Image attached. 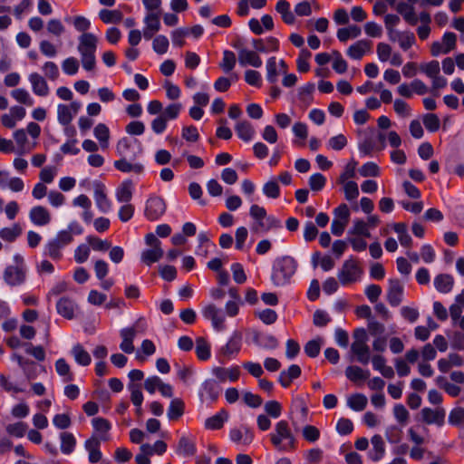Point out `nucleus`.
Masks as SVG:
<instances>
[{
    "instance_id": "nucleus-42",
    "label": "nucleus",
    "mask_w": 464,
    "mask_h": 464,
    "mask_svg": "<svg viewBox=\"0 0 464 464\" xmlns=\"http://www.w3.org/2000/svg\"><path fill=\"white\" fill-rule=\"evenodd\" d=\"M163 250L161 247L150 248L144 250L141 253V261L147 266H150L153 263L158 262L163 256Z\"/></svg>"
},
{
    "instance_id": "nucleus-52",
    "label": "nucleus",
    "mask_w": 464,
    "mask_h": 464,
    "mask_svg": "<svg viewBox=\"0 0 464 464\" xmlns=\"http://www.w3.org/2000/svg\"><path fill=\"white\" fill-rule=\"evenodd\" d=\"M196 353L201 361H206L210 357V346L202 337H198L196 340Z\"/></svg>"
},
{
    "instance_id": "nucleus-30",
    "label": "nucleus",
    "mask_w": 464,
    "mask_h": 464,
    "mask_svg": "<svg viewBox=\"0 0 464 464\" xmlns=\"http://www.w3.org/2000/svg\"><path fill=\"white\" fill-rule=\"evenodd\" d=\"M85 449L89 452V461L97 463L102 459V452L100 450V440L97 438H90L85 441Z\"/></svg>"
},
{
    "instance_id": "nucleus-41",
    "label": "nucleus",
    "mask_w": 464,
    "mask_h": 464,
    "mask_svg": "<svg viewBox=\"0 0 464 464\" xmlns=\"http://www.w3.org/2000/svg\"><path fill=\"white\" fill-rule=\"evenodd\" d=\"M362 30L357 25H349L348 27L340 28L337 31V38L340 42L345 43L350 38L360 36Z\"/></svg>"
},
{
    "instance_id": "nucleus-53",
    "label": "nucleus",
    "mask_w": 464,
    "mask_h": 464,
    "mask_svg": "<svg viewBox=\"0 0 464 464\" xmlns=\"http://www.w3.org/2000/svg\"><path fill=\"white\" fill-rule=\"evenodd\" d=\"M281 223L280 220L276 218L273 216L266 215V218L262 222H260L259 226H254L253 229L255 231H269L273 228L280 227Z\"/></svg>"
},
{
    "instance_id": "nucleus-59",
    "label": "nucleus",
    "mask_w": 464,
    "mask_h": 464,
    "mask_svg": "<svg viewBox=\"0 0 464 464\" xmlns=\"http://www.w3.org/2000/svg\"><path fill=\"white\" fill-rule=\"evenodd\" d=\"M264 410L266 415L273 419H277L282 414V405L277 401H268L265 403Z\"/></svg>"
},
{
    "instance_id": "nucleus-49",
    "label": "nucleus",
    "mask_w": 464,
    "mask_h": 464,
    "mask_svg": "<svg viewBox=\"0 0 464 464\" xmlns=\"http://www.w3.org/2000/svg\"><path fill=\"white\" fill-rule=\"evenodd\" d=\"M349 234L354 236H362L365 237H371L368 224L364 220L359 218L353 220V224L349 230Z\"/></svg>"
},
{
    "instance_id": "nucleus-22",
    "label": "nucleus",
    "mask_w": 464,
    "mask_h": 464,
    "mask_svg": "<svg viewBox=\"0 0 464 464\" xmlns=\"http://www.w3.org/2000/svg\"><path fill=\"white\" fill-rule=\"evenodd\" d=\"M242 335L238 332L233 333L228 342L221 348L220 353L226 358L237 354L241 349Z\"/></svg>"
},
{
    "instance_id": "nucleus-21",
    "label": "nucleus",
    "mask_w": 464,
    "mask_h": 464,
    "mask_svg": "<svg viewBox=\"0 0 464 464\" xmlns=\"http://www.w3.org/2000/svg\"><path fill=\"white\" fill-rule=\"evenodd\" d=\"M94 200L97 208L102 213H107L111 209V202L106 195L105 186L100 182L94 183Z\"/></svg>"
},
{
    "instance_id": "nucleus-47",
    "label": "nucleus",
    "mask_w": 464,
    "mask_h": 464,
    "mask_svg": "<svg viewBox=\"0 0 464 464\" xmlns=\"http://www.w3.org/2000/svg\"><path fill=\"white\" fill-rule=\"evenodd\" d=\"M56 372L63 378V382H71L73 380V374L71 372L70 365L63 358H60L55 362Z\"/></svg>"
},
{
    "instance_id": "nucleus-44",
    "label": "nucleus",
    "mask_w": 464,
    "mask_h": 464,
    "mask_svg": "<svg viewBox=\"0 0 464 464\" xmlns=\"http://www.w3.org/2000/svg\"><path fill=\"white\" fill-rule=\"evenodd\" d=\"M60 439H61V451L63 454L72 453L76 445V440H75L73 434L64 431V432L61 433Z\"/></svg>"
},
{
    "instance_id": "nucleus-24",
    "label": "nucleus",
    "mask_w": 464,
    "mask_h": 464,
    "mask_svg": "<svg viewBox=\"0 0 464 464\" xmlns=\"http://www.w3.org/2000/svg\"><path fill=\"white\" fill-rule=\"evenodd\" d=\"M372 449L369 451V458L372 461H379L385 455V443L382 437L375 434L371 439Z\"/></svg>"
},
{
    "instance_id": "nucleus-28",
    "label": "nucleus",
    "mask_w": 464,
    "mask_h": 464,
    "mask_svg": "<svg viewBox=\"0 0 464 464\" xmlns=\"http://www.w3.org/2000/svg\"><path fill=\"white\" fill-rule=\"evenodd\" d=\"M454 285V279L449 274H440L434 278V286L440 293H450Z\"/></svg>"
},
{
    "instance_id": "nucleus-36",
    "label": "nucleus",
    "mask_w": 464,
    "mask_h": 464,
    "mask_svg": "<svg viewBox=\"0 0 464 464\" xmlns=\"http://www.w3.org/2000/svg\"><path fill=\"white\" fill-rule=\"evenodd\" d=\"M254 342L259 347L266 350L276 349L279 345L277 339L271 334H256Z\"/></svg>"
},
{
    "instance_id": "nucleus-34",
    "label": "nucleus",
    "mask_w": 464,
    "mask_h": 464,
    "mask_svg": "<svg viewBox=\"0 0 464 464\" xmlns=\"http://www.w3.org/2000/svg\"><path fill=\"white\" fill-rule=\"evenodd\" d=\"M228 419V413L225 410H221L212 417L205 420V428L208 430H219L223 427L225 421Z\"/></svg>"
},
{
    "instance_id": "nucleus-62",
    "label": "nucleus",
    "mask_w": 464,
    "mask_h": 464,
    "mask_svg": "<svg viewBox=\"0 0 464 464\" xmlns=\"http://www.w3.org/2000/svg\"><path fill=\"white\" fill-rule=\"evenodd\" d=\"M188 35V27H180L171 32V41L174 46L182 47L185 37Z\"/></svg>"
},
{
    "instance_id": "nucleus-58",
    "label": "nucleus",
    "mask_w": 464,
    "mask_h": 464,
    "mask_svg": "<svg viewBox=\"0 0 464 464\" xmlns=\"http://www.w3.org/2000/svg\"><path fill=\"white\" fill-rule=\"evenodd\" d=\"M343 184V193L344 198L348 201L354 200L359 196V188L355 181H344Z\"/></svg>"
},
{
    "instance_id": "nucleus-29",
    "label": "nucleus",
    "mask_w": 464,
    "mask_h": 464,
    "mask_svg": "<svg viewBox=\"0 0 464 464\" xmlns=\"http://www.w3.org/2000/svg\"><path fill=\"white\" fill-rule=\"evenodd\" d=\"M133 194V183L130 179L124 180L116 190V198L121 203H129Z\"/></svg>"
},
{
    "instance_id": "nucleus-60",
    "label": "nucleus",
    "mask_w": 464,
    "mask_h": 464,
    "mask_svg": "<svg viewBox=\"0 0 464 464\" xmlns=\"http://www.w3.org/2000/svg\"><path fill=\"white\" fill-rule=\"evenodd\" d=\"M420 70L431 79L440 73V68L439 62L433 60L429 63H421Z\"/></svg>"
},
{
    "instance_id": "nucleus-32",
    "label": "nucleus",
    "mask_w": 464,
    "mask_h": 464,
    "mask_svg": "<svg viewBox=\"0 0 464 464\" xmlns=\"http://www.w3.org/2000/svg\"><path fill=\"white\" fill-rule=\"evenodd\" d=\"M199 394L202 398L214 401L218 397L219 390L213 380H206L201 385Z\"/></svg>"
},
{
    "instance_id": "nucleus-51",
    "label": "nucleus",
    "mask_w": 464,
    "mask_h": 464,
    "mask_svg": "<svg viewBox=\"0 0 464 464\" xmlns=\"http://www.w3.org/2000/svg\"><path fill=\"white\" fill-rule=\"evenodd\" d=\"M99 17L105 24L120 23L122 19V14L119 10L102 9L99 12Z\"/></svg>"
},
{
    "instance_id": "nucleus-15",
    "label": "nucleus",
    "mask_w": 464,
    "mask_h": 464,
    "mask_svg": "<svg viewBox=\"0 0 464 464\" xmlns=\"http://www.w3.org/2000/svg\"><path fill=\"white\" fill-rule=\"evenodd\" d=\"M31 222L38 227L47 226L51 222V213L43 206L33 207L29 211Z\"/></svg>"
},
{
    "instance_id": "nucleus-10",
    "label": "nucleus",
    "mask_w": 464,
    "mask_h": 464,
    "mask_svg": "<svg viewBox=\"0 0 464 464\" xmlns=\"http://www.w3.org/2000/svg\"><path fill=\"white\" fill-rule=\"evenodd\" d=\"M4 280L10 286L21 285L25 282L26 268L24 265L8 266L4 271Z\"/></svg>"
},
{
    "instance_id": "nucleus-57",
    "label": "nucleus",
    "mask_w": 464,
    "mask_h": 464,
    "mask_svg": "<svg viewBox=\"0 0 464 464\" xmlns=\"http://www.w3.org/2000/svg\"><path fill=\"white\" fill-rule=\"evenodd\" d=\"M385 438L391 444L399 443L402 438V430L396 425H391L385 430Z\"/></svg>"
},
{
    "instance_id": "nucleus-12",
    "label": "nucleus",
    "mask_w": 464,
    "mask_h": 464,
    "mask_svg": "<svg viewBox=\"0 0 464 464\" xmlns=\"http://www.w3.org/2000/svg\"><path fill=\"white\" fill-rule=\"evenodd\" d=\"M420 414L426 424H436L440 427L444 424L446 411L442 407H437L436 409L425 407L421 410Z\"/></svg>"
},
{
    "instance_id": "nucleus-1",
    "label": "nucleus",
    "mask_w": 464,
    "mask_h": 464,
    "mask_svg": "<svg viewBox=\"0 0 464 464\" xmlns=\"http://www.w3.org/2000/svg\"><path fill=\"white\" fill-rule=\"evenodd\" d=\"M268 437L271 444L277 451L291 452L295 450L297 447V439L289 423L285 420H281L275 424Z\"/></svg>"
},
{
    "instance_id": "nucleus-48",
    "label": "nucleus",
    "mask_w": 464,
    "mask_h": 464,
    "mask_svg": "<svg viewBox=\"0 0 464 464\" xmlns=\"http://www.w3.org/2000/svg\"><path fill=\"white\" fill-rule=\"evenodd\" d=\"M22 233L20 225L14 224L11 227L0 229V237L7 242L14 241Z\"/></svg>"
},
{
    "instance_id": "nucleus-56",
    "label": "nucleus",
    "mask_w": 464,
    "mask_h": 464,
    "mask_svg": "<svg viewBox=\"0 0 464 464\" xmlns=\"http://www.w3.org/2000/svg\"><path fill=\"white\" fill-rule=\"evenodd\" d=\"M47 32L55 36L60 37L62 36L65 32V27L63 24V23L56 18L50 19L46 24Z\"/></svg>"
},
{
    "instance_id": "nucleus-61",
    "label": "nucleus",
    "mask_w": 464,
    "mask_h": 464,
    "mask_svg": "<svg viewBox=\"0 0 464 464\" xmlns=\"http://www.w3.org/2000/svg\"><path fill=\"white\" fill-rule=\"evenodd\" d=\"M263 193L270 198H277L280 196V188L275 179H271L264 184Z\"/></svg>"
},
{
    "instance_id": "nucleus-45",
    "label": "nucleus",
    "mask_w": 464,
    "mask_h": 464,
    "mask_svg": "<svg viewBox=\"0 0 464 464\" xmlns=\"http://www.w3.org/2000/svg\"><path fill=\"white\" fill-rule=\"evenodd\" d=\"M95 138L101 142V146L106 149L109 145L110 130L104 123L96 125L93 130Z\"/></svg>"
},
{
    "instance_id": "nucleus-13",
    "label": "nucleus",
    "mask_w": 464,
    "mask_h": 464,
    "mask_svg": "<svg viewBox=\"0 0 464 464\" xmlns=\"http://www.w3.org/2000/svg\"><path fill=\"white\" fill-rule=\"evenodd\" d=\"M254 437L253 430L246 425L240 428H233L229 431V439L233 442L245 446L251 444L254 440Z\"/></svg>"
},
{
    "instance_id": "nucleus-27",
    "label": "nucleus",
    "mask_w": 464,
    "mask_h": 464,
    "mask_svg": "<svg viewBox=\"0 0 464 464\" xmlns=\"http://www.w3.org/2000/svg\"><path fill=\"white\" fill-rule=\"evenodd\" d=\"M127 388L130 392V401L133 403V405L136 407V414L138 416H141V414H142L141 405H142L144 398H143V394L141 392L140 384L128 383Z\"/></svg>"
},
{
    "instance_id": "nucleus-64",
    "label": "nucleus",
    "mask_w": 464,
    "mask_h": 464,
    "mask_svg": "<svg viewBox=\"0 0 464 464\" xmlns=\"http://www.w3.org/2000/svg\"><path fill=\"white\" fill-rule=\"evenodd\" d=\"M359 173L362 177H378L380 176V168L376 163L368 161L359 169Z\"/></svg>"
},
{
    "instance_id": "nucleus-25",
    "label": "nucleus",
    "mask_w": 464,
    "mask_h": 464,
    "mask_svg": "<svg viewBox=\"0 0 464 464\" xmlns=\"http://www.w3.org/2000/svg\"><path fill=\"white\" fill-rule=\"evenodd\" d=\"M301 372L302 371L299 365L292 364L287 370H284L280 372L278 382L284 388H287L294 380L301 375Z\"/></svg>"
},
{
    "instance_id": "nucleus-43",
    "label": "nucleus",
    "mask_w": 464,
    "mask_h": 464,
    "mask_svg": "<svg viewBox=\"0 0 464 464\" xmlns=\"http://www.w3.org/2000/svg\"><path fill=\"white\" fill-rule=\"evenodd\" d=\"M367 397L362 393L351 395L347 400V405L355 411H362L367 406Z\"/></svg>"
},
{
    "instance_id": "nucleus-19",
    "label": "nucleus",
    "mask_w": 464,
    "mask_h": 464,
    "mask_svg": "<svg viewBox=\"0 0 464 464\" xmlns=\"http://www.w3.org/2000/svg\"><path fill=\"white\" fill-rule=\"evenodd\" d=\"M77 308L78 305L75 301L66 296L61 297L56 303L57 313L69 320L74 317V312Z\"/></svg>"
},
{
    "instance_id": "nucleus-26",
    "label": "nucleus",
    "mask_w": 464,
    "mask_h": 464,
    "mask_svg": "<svg viewBox=\"0 0 464 464\" xmlns=\"http://www.w3.org/2000/svg\"><path fill=\"white\" fill-rule=\"evenodd\" d=\"M213 374L220 382H226L227 379L230 382H236L239 378L240 370L238 366L231 368L216 367L213 369Z\"/></svg>"
},
{
    "instance_id": "nucleus-16",
    "label": "nucleus",
    "mask_w": 464,
    "mask_h": 464,
    "mask_svg": "<svg viewBox=\"0 0 464 464\" xmlns=\"http://www.w3.org/2000/svg\"><path fill=\"white\" fill-rule=\"evenodd\" d=\"M34 93L40 97H45L50 92V88L44 76L38 72H32L28 76Z\"/></svg>"
},
{
    "instance_id": "nucleus-6",
    "label": "nucleus",
    "mask_w": 464,
    "mask_h": 464,
    "mask_svg": "<svg viewBox=\"0 0 464 464\" xmlns=\"http://www.w3.org/2000/svg\"><path fill=\"white\" fill-rule=\"evenodd\" d=\"M362 274L363 270L358 262L354 258L350 257L342 265L337 273V278L340 284L345 286L360 281Z\"/></svg>"
},
{
    "instance_id": "nucleus-7",
    "label": "nucleus",
    "mask_w": 464,
    "mask_h": 464,
    "mask_svg": "<svg viewBox=\"0 0 464 464\" xmlns=\"http://www.w3.org/2000/svg\"><path fill=\"white\" fill-rule=\"evenodd\" d=\"M116 152L120 158L135 160L137 156L141 154L142 146L137 139L123 137L117 142Z\"/></svg>"
},
{
    "instance_id": "nucleus-63",
    "label": "nucleus",
    "mask_w": 464,
    "mask_h": 464,
    "mask_svg": "<svg viewBox=\"0 0 464 464\" xmlns=\"http://www.w3.org/2000/svg\"><path fill=\"white\" fill-rule=\"evenodd\" d=\"M79 62L75 57H68L63 60L62 69L67 75H74L79 71Z\"/></svg>"
},
{
    "instance_id": "nucleus-50",
    "label": "nucleus",
    "mask_w": 464,
    "mask_h": 464,
    "mask_svg": "<svg viewBox=\"0 0 464 464\" xmlns=\"http://www.w3.org/2000/svg\"><path fill=\"white\" fill-rule=\"evenodd\" d=\"M11 96L19 103L32 106L34 104V99L30 95L27 90L24 88H17L11 92Z\"/></svg>"
},
{
    "instance_id": "nucleus-17",
    "label": "nucleus",
    "mask_w": 464,
    "mask_h": 464,
    "mask_svg": "<svg viewBox=\"0 0 464 464\" xmlns=\"http://www.w3.org/2000/svg\"><path fill=\"white\" fill-rule=\"evenodd\" d=\"M238 63L241 66H252L259 68L262 66V59L256 51L241 48L238 53Z\"/></svg>"
},
{
    "instance_id": "nucleus-5",
    "label": "nucleus",
    "mask_w": 464,
    "mask_h": 464,
    "mask_svg": "<svg viewBox=\"0 0 464 464\" xmlns=\"http://www.w3.org/2000/svg\"><path fill=\"white\" fill-rule=\"evenodd\" d=\"M353 342L351 345V351L356 356V360L368 364L371 359V351L368 345V334L364 328H357L353 331Z\"/></svg>"
},
{
    "instance_id": "nucleus-40",
    "label": "nucleus",
    "mask_w": 464,
    "mask_h": 464,
    "mask_svg": "<svg viewBox=\"0 0 464 464\" xmlns=\"http://www.w3.org/2000/svg\"><path fill=\"white\" fill-rule=\"evenodd\" d=\"M184 402L180 399H173L169 406L168 409V418L170 420H178L179 417H181L184 413Z\"/></svg>"
},
{
    "instance_id": "nucleus-54",
    "label": "nucleus",
    "mask_w": 464,
    "mask_h": 464,
    "mask_svg": "<svg viewBox=\"0 0 464 464\" xmlns=\"http://www.w3.org/2000/svg\"><path fill=\"white\" fill-rule=\"evenodd\" d=\"M169 45V39L163 35H157L152 42L153 51L158 54H164L168 52Z\"/></svg>"
},
{
    "instance_id": "nucleus-31",
    "label": "nucleus",
    "mask_w": 464,
    "mask_h": 464,
    "mask_svg": "<svg viewBox=\"0 0 464 464\" xmlns=\"http://www.w3.org/2000/svg\"><path fill=\"white\" fill-rule=\"evenodd\" d=\"M177 453L185 457L193 456L196 453L194 440L186 436L180 437L177 446Z\"/></svg>"
},
{
    "instance_id": "nucleus-20",
    "label": "nucleus",
    "mask_w": 464,
    "mask_h": 464,
    "mask_svg": "<svg viewBox=\"0 0 464 464\" xmlns=\"http://www.w3.org/2000/svg\"><path fill=\"white\" fill-rule=\"evenodd\" d=\"M372 43L369 40H359L347 49V55L353 60H361L364 54L372 51Z\"/></svg>"
},
{
    "instance_id": "nucleus-11",
    "label": "nucleus",
    "mask_w": 464,
    "mask_h": 464,
    "mask_svg": "<svg viewBox=\"0 0 464 464\" xmlns=\"http://www.w3.org/2000/svg\"><path fill=\"white\" fill-rule=\"evenodd\" d=\"M202 314L206 319L211 321L214 329L217 331L224 330L225 316L222 310L218 308L215 304L207 305L203 309Z\"/></svg>"
},
{
    "instance_id": "nucleus-37",
    "label": "nucleus",
    "mask_w": 464,
    "mask_h": 464,
    "mask_svg": "<svg viewBox=\"0 0 464 464\" xmlns=\"http://www.w3.org/2000/svg\"><path fill=\"white\" fill-rule=\"evenodd\" d=\"M235 130L237 136L245 141L251 140L255 134L253 126L246 121H238L235 126Z\"/></svg>"
},
{
    "instance_id": "nucleus-9",
    "label": "nucleus",
    "mask_w": 464,
    "mask_h": 464,
    "mask_svg": "<svg viewBox=\"0 0 464 464\" xmlns=\"http://www.w3.org/2000/svg\"><path fill=\"white\" fill-rule=\"evenodd\" d=\"M82 103L73 101L70 104L60 103L57 106V121L63 126H68L73 120V117L79 112Z\"/></svg>"
},
{
    "instance_id": "nucleus-2",
    "label": "nucleus",
    "mask_w": 464,
    "mask_h": 464,
    "mask_svg": "<svg viewBox=\"0 0 464 464\" xmlns=\"http://www.w3.org/2000/svg\"><path fill=\"white\" fill-rule=\"evenodd\" d=\"M98 38L92 33L82 34L78 38L77 50L81 56V63L85 71L91 72L96 66V49Z\"/></svg>"
},
{
    "instance_id": "nucleus-3",
    "label": "nucleus",
    "mask_w": 464,
    "mask_h": 464,
    "mask_svg": "<svg viewBox=\"0 0 464 464\" xmlns=\"http://www.w3.org/2000/svg\"><path fill=\"white\" fill-rule=\"evenodd\" d=\"M296 268V261L289 256H284L276 259L271 276L274 285L284 286L288 284Z\"/></svg>"
},
{
    "instance_id": "nucleus-33",
    "label": "nucleus",
    "mask_w": 464,
    "mask_h": 464,
    "mask_svg": "<svg viewBox=\"0 0 464 464\" xmlns=\"http://www.w3.org/2000/svg\"><path fill=\"white\" fill-rule=\"evenodd\" d=\"M396 11L402 15L403 19L408 24L414 25L418 23V16L416 15L412 5L401 2L396 5Z\"/></svg>"
},
{
    "instance_id": "nucleus-23",
    "label": "nucleus",
    "mask_w": 464,
    "mask_h": 464,
    "mask_svg": "<svg viewBox=\"0 0 464 464\" xmlns=\"http://www.w3.org/2000/svg\"><path fill=\"white\" fill-rule=\"evenodd\" d=\"M132 160L129 158H120V160L114 161L113 166L116 169L124 173L134 172L141 174L144 170L143 164L140 162L132 163Z\"/></svg>"
},
{
    "instance_id": "nucleus-55",
    "label": "nucleus",
    "mask_w": 464,
    "mask_h": 464,
    "mask_svg": "<svg viewBox=\"0 0 464 464\" xmlns=\"http://www.w3.org/2000/svg\"><path fill=\"white\" fill-rule=\"evenodd\" d=\"M86 240L89 243V245L92 246V248L95 251L105 252L108 249H110L111 246V244L110 241L102 240L97 237L88 236L86 237Z\"/></svg>"
},
{
    "instance_id": "nucleus-35",
    "label": "nucleus",
    "mask_w": 464,
    "mask_h": 464,
    "mask_svg": "<svg viewBox=\"0 0 464 464\" xmlns=\"http://www.w3.org/2000/svg\"><path fill=\"white\" fill-rule=\"evenodd\" d=\"M146 329L144 319L140 318L132 327H127L121 330L120 334L122 339L133 342L138 332H143Z\"/></svg>"
},
{
    "instance_id": "nucleus-38",
    "label": "nucleus",
    "mask_w": 464,
    "mask_h": 464,
    "mask_svg": "<svg viewBox=\"0 0 464 464\" xmlns=\"http://www.w3.org/2000/svg\"><path fill=\"white\" fill-rule=\"evenodd\" d=\"M71 353L75 362L82 366H88L92 362L91 355L80 343L75 344Z\"/></svg>"
},
{
    "instance_id": "nucleus-46",
    "label": "nucleus",
    "mask_w": 464,
    "mask_h": 464,
    "mask_svg": "<svg viewBox=\"0 0 464 464\" xmlns=\"http://www.w3.org/2000/svg\"><path fill=\"white\" fill-rule=\"evenodd\" d=\"M236 63V54L232 51L225 50L223 52V58L219 63V67L223 70L224 72L228 73L235 68Z\"/></svg>"
},
{
    "instance_id": "nucleus-8",
    "label": "nucleus",
    "mask_w": 464,
    "mask_h": 464,
    "mask_svg": "<svg viewBox=\"0 0 464 464\" xmlns=\"http://www.w3.org/2000/svg\"><path fill=\"white\" fill-rule=\"evenodd\" d=\"M166 203L158 196L150 197L146 202L144 216L150 221L160 219L166 212Z\"/></svg>"
},
{
    "instance_id": "nucleus-39",
    "label": "nucleus",
    "mask_w": 464,
    "mask_h": 464,
    "mask_svg": "<svg viewBox=\"0 0 464 464\" xmlns=\"http://www.w3.org/2000/svg\"><path fill=\"white\" fill-rule=\"evenodd\" d=\"M345 375L351 382H357L368 379L370 372L369 371L362 370L359 366L352 365L345 369Z\"/></svg>"
},
{
    "instance_id": "nucleus-14",
    "label": "nucleus",
    "mask_w": 464,
    "mask_h": 464,
    "mask_svg": "<svg viewBox=\"0 0 464 464\" xmlns=\"http://www.w3.org/2000/svg\"><path fill=\"white\" fill-rule=\"evenodd\" d=\"M403 285L398 279H390L387 300L392 306H398L402 301Z\"/></svg>"
},
{
    "instance_id": "nucleus-18",
    "label": "nucleus",
    "mask_w": 464,
    "mask_h": 464,
    "mask_svg": "<svg viewBox=\"0 0 464 464\" xmlns=\"http://www.w3.org/2000/svg\"><path fill=\"white\" fill-rule=\"evenodd\" d=\"M252 45L257 53H262L277 52L279 50V41L273 36H269L265 39H253Z\"/></svg>"
},
{
    "instance_id": "nucleus-4",
    "label": "nucleus",
    "mask_w": 464,
    "mask_h": 464,
    "mask_svg": "<svg viewBox=\"0 0 464 464\" xmlns=\"http://www.w3.org/2000/svg\"><path fill=\"white\" fill-rule=\"evenodd\" d=\"M73 241L69 231H59L54 237L49 239L44 246V255L53 260L63 257V249Z\"/></svg>"
}]
</instances>
